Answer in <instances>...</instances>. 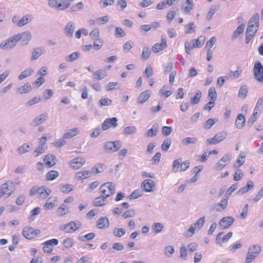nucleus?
<instances>
[{"label": "nucleus", "instance_id": "19", "mask_svg": "<svg viewBox=\"0 0 263 263\" xmlns=\"http://www.w3.org/2000/svg\"><path fill=\"white\" fill-rule=\"evenodd\" d=\"M254 183L252 181H248L247 185L241 187L237 191V194L239 195H243L251 190L254 187Z\"/></svg>", "mask_w": 263, "mask_h": 263}, {"label": "nucleus", "instance_id": "52", "mask_svg": "<svg viewBox=\"0 0 263 263\" xmlns=\"http://www.w3.org/2000/svg\"><path fill=\"white\" fill-rule=\"evenodd\" d=\"M63 245L65 248H70L73 246L74 241L71 238L68 237L64 240Z\"/></svg>", "mask_w": 263, "mask_h": 263}, {"label": "nucleus", "instance_id": "27", "mask_svg": "<svg viewBox=\"0 0 263 263\" xmlns=\"http://www.w3.org/2000/svg\"><path fill=\"white\" fill-rule=\"evenodd\" d=\"M245 25L243 24L239 25L236 30L234 31L233 34L231 37L232 40H235L239 35L242 33L245 28Z\"/></svg>", "mask_w": 263, "mask_h": 263}, {"label": "nucleus", "instance_id": "24", "mask_svg": "<svg viewBox=\"0 0 263 263\" xmlns=\"http://www.w3.org/2000/svg\"><path fill=\"white\" fill-rule=\"evenodd\" d=\"M79 133L78 128H74L67 130V132L63 135V139L71 138L76 136Z\"/></svg>", "mask_w": 263, "mask_h": 263}, {"label": "nucleus", "instance_id": "5", "mask_svg": "<svg viewBox=\"0 0 263 263\" xmlns=\"http://www.w3.org/2000/svg\"><path fill=\"white\" fill-rule=\"evenodd\" d=\"M121 147V142L119 141H108L104 145L105 151L108 153H114L118 151Z\"/></svg>", "mask_w": 263, "mask_h": 263}, {"label": "nucleus", "instance_id": "15", "mask_svg": "<svg viewBox=\"0 0 263 263\" xmlns=\"http://www.w3.org/2000/svg\"><path fill=\"white\" fill-rule=\"evenodd\" d=\"M18 41L21 40L24 44L27 45L31 39V34L30 31H25L22 34H16Z\"/></svg>", "mask_w": 263, "mask_h": 263}, {"label": "nucleus", "instance_id": "58", "mask_svg": "<svg viewBox=\"0 0 263 263\" xmlns=\"http://www.w3.org/2000/svg\"><path fill=\"white\" fill-rule=\"evenodd\" d=\"M171 144V140L170 139L165 140L161 145V149L163 151H166L170 148Z\"/></svg>", "mask_w": 263, "mask_h": 263}, {"label": "nucleus", "instance_id": "10", "mask_svg": "<svg viewBox=\"0 0 263 263\" xmlns=\"http://www.w3.org/2000/svg\"><path fill=\"white\" fill-rule=\"evenodd\" d=\"M155 185V182L154 180L147 179L142 182L141 184V188L146 192H149L154 190Z\"/></svg>", "mask_w": 263, "mask_h": 263}, {"label": "nucleus", "instance_id": "51", "mask_svg": "<svg viewBox=\"0 0 263 263\" xmlns=\"http://www.w3.org/2000/svg\"><path fill=\"white\" fill-rule=\"evenodd\" d=\"M113 234L116 237H121L125 234V231L122 228H116L113 231Z\"/></svg>", "mask_w": 263, "mask_h": 263}, {"label": "nucleus", "instance_id": "45", "mask_svg": "<svg viewBox=\"0 0 263 263\" xmlns=\"http://www.w3.org/2000/svg\"><path fill=\"white\" fill-rule=\"evenodd\" d=\"M201 38L202 37L200 36L197 40L192 41L193 42L192 48L199 47L203 45L204 40Z\"/></svg>", "mask_w": 263, "mask_h": 263}, {"label": "nucleus", "instance_id": "23", "mask_svg": "<svg viewBox=\"0 0 263 263\" xmlns=\"http://www.w3.org/2000/svg\"><path fill=\"white\" fill-rule=\"evenodd\" d=\"M106 76V74L105 73V70H103L102 69H99L96 71L92 74V78L94 80H100L103 79Z\"/></svg>", "mask_w": 263, "mask_h": 263}, {"label": "nucleus", "instance_id": "21", "mask_svg": "<svg viewBox=\"0 0 263 263\" xmlns=\"http://www.w3.org/2000/svg\"><path fill=\"white\" fill-rule=\"evenodd\" d=\"M57 202V198L56 197H50L46 201L44 206L46 210L51 209Z\"/></svg>", "mask_w": 263, "mask_h": 263}, {"label": "nucleus", "instance_id": "39", "mask_svg": "<svg viewBox=\"0 0 263 263\" xmlns=\"http://www.w3.org/2000/svg\"><path fill=\"white\" fill-rule=\"evenodd\" d=\"M91 39L94 41H99V31L98 28H94L91 30L89 34Z\"/></svg>", "mask_w": 263, "mask_h": 263}, {"label": "nucleus", "instance_id": "3", "mask_svg": "<svg viewBox=\"0 0 263 263\" xmlns=\"http://www.w3.org/2000/svg\"><path fill=\"white\" fill-rule=\"evenodd\" d=\"M48 3L50 7H55L61 10L66 9L70 5L68 0H49Z\"/></svg>", "mask_w": 263, "mask_h": 263}, {"label": "nucleus", "instance_id": "32", "mask_svg": "<svg viewBox=\"0 0 263 263\" xmlns=\"http://www.w3.org/2000/svg\"><path fill=\"white\" fill-rule=\"evenodd\" d=\"M152 229L155 234H157L162 231L164 226L162 223L155 222L153 224Z\"/></svg>", "mask_w": 263, "mask_h": 263}, {"label": "nucleus", "instance_id": "1", "mask_svg": "<svg viewBox=\"0 0 263 263\" xmlns=\"http://www.w3.org/2000/svg\"><path fill=\"white\" fill-rule=\"evenodd\" d=\"M261 247L259 245H251L248 248V251L246 255L245 262L250 263L260 253Z\"/></svg>", "mask_w": 263, "mask_h": 263}, {"label": "nucleus", "instance_id": "8", "mask_svg": "<svg viewBox=\"0 0 263 263\" xmlns=\"http://www.w3.org/2000/svg\"><path fill=\"white\" fill-rule=\"evenodd\" d=\"M232 155L228 153L223 156L220 160L216 164L215 167L218 170H221L226 165L229 164L231 160Z\"/></svg>", "mask_w": 263, "mask_h": 263}, {"label": "nucleus", "instance_id": "30", "mask_svg": "<svg viewBox=\"0 0 263 263\" xmlns=\"http://www.w3.org/2000/svg\"><path fill=\"white\" fill-rule=\"evenodd\" d=\"M91 172L89 171H85L83 172H80L77 173L76 178L77 179H84L85 178H89L91 176Z\"/></svg>", "mask_w": 263, "mask_h": 263}, {"label": "nucleus", "instance_id": "2", "mask_svg": "<svg viewBox=\"0 0 263 263\" xmlns=\"http://www.w3.org/2000/svg\"><path fill=\"white\" fill-rule=\"evenodd\" d=\"M102 197L106 199L115 193V186L110 182H106L100 187Z\"/></svg>", "mask_w": 263, "mask_h": 263}, {"label": "nucleus", "instance_id": "56", "mask_svg": "<svg viewBox=\"0 0 263 263\" xmlns=\"http://www.w3.org/2000/svg\"><path fill=\"white\" fill-rule=\"evenodd\" d=\"M135 214L136 213L135 210L129 209L124 212L122 215V217L123 218L125 219L128 217H133Z\"/></svg>", "mask_w": 263, "mask_h": 263}, {"label": "nucleus", "instance_id": "57", "mask_svg": "<svg viewBox=\"0 0 263 263\" xmlns=\"http://www.w3.org/2000/svg\"><path fill=\"white\" fill-rule=\"evenodd\" d=\"M112 103V100L107 98H102L99 100V103L101 106H109Z\"/></svg>", "mask_w": 263, "mask_h": 263}, {"label": "nucleus", "instance_id": "49", "mask_svg": "<svg viewBox=\"0 0 263 263\" xmlns=\"http://www.w3.org/2000/svg\"><path fill=\"white\" fill-rule=\"evenodd\" d=\"M105 199L102 197V196L98 197L94 199L93 204L96 206H102L105 204L104 203Z\"/></svg>", "mask_w": 263, "mask_h": 263}, {"label": "nucleus", "instance_id": "12", "mask_svg": "<svg viewBox=\"0 0 263 263\" xmlns=\"http://www.w3.org/2000/svg\"><path fill=\"white\" fill-rule=\"evenodd\" d=\"M235 219L232 216H227L223 217L219 221V225L223 229L229 228L234 222Z\"/></svg>", "mask_w": 263, "mask_h": 263}, {"label": "nucleus", "instance_id": "35", "mask_svg": "<svg viewBox=\"0 0 263 263\" xmlns=\"http://www.w3.org/2000/svg\"><path fill=\"white\" fill-rule=\"evenodd\" d=\"M248 92V89L246 85H242L239 89L238 96L240 98L245 99L247 97Z\"/></svg>", "mask_w": 263, "mask_h": 263}, {"label": "nucleus", "instance_id": "40", "mask_svg": "<svg viewBox=\"0 0 263 263\" xmlns=\"http://www.w3.org/2000/svg\"><path fill=\"white\" fill-rule=\"evenodd\" d=\"M227 137V134L224 132L219 133L216 134L214 138L216 140L217 143H218L223 140Z\"/></svg>", "mask_w": 263, "mask_h": 263}, {"label": "nucleus", "instance_id": "60", "mask_svg": "<svg viewBox=\"0 0 263 263\" xmlns=\"http://www.w3.org/2000/svg\"><path fill=\"white\" fill-rule=\"evenodd\" d=\"M194 23L193 22H190L186 26V30L185 31V32L186 34H191L193 33L195 31V29L193 27L194 26Z\"/></svg>", "mask_w": 263, "mask_h": 263}, {"label": "nucleus", "instance_id": "41", "mask_svg": "<svg viewBox=\"0 0 263 263\" xmlns=\"http://www.w3.org/2000/svg\"><path fill=\"white\" fill-rule=\"evenodd\" d=\"M151 54V51L149 47L145 46L143 47L141 58L144 60H147Z\"/></svg>", "mask_w": 263, "mask_h": 263}, {"label": "nucleus", "instance_id": "36", "mask_svg": "<svg viewBox=\"0 0 263 263\" xmlns=\"http://www.w3.org/2000/svg\"><path fill=\"white\" fill-rule=\"evenodd\" d=\"M32 73L33 70L31 68L27 69L21 72V73L18 76V79L20 80H23L31 75Z\"/></svg>", "mask_w": 263, "mask_h": 263}, {"label": "nucleus", "instance_id": "4", "mask_svg": "<svg viewBox=\"0 0 263 263\" xmlns=\"http://www.w3.org/2000/svg\"><path fill=\"white\" fill-rule=\"evenodd\" d=\"M254 78L259 82H263V65L259 61H257L253 69Z\"/></svg>", "mask_w": 263, "mask_h": 263}, {"label": "nucleus", "instance_id": "11", "mask_svg": "<svg viewBox=\"0 0 263 263\" xmlns=\"http://www.w3.org/2000/svg\"><path fill=\"white\" fill-rule=\"evenodd\" d=\"M79 228V227L77 226V224L74 221H71L67 224L62 225L60 227V229L62 231H65L67 233H71L76 231Z\"/></svg>", "mask_w": 263, "mask_h": 263}, {"label": "nucleus", "instance_id": "47", "mask_svg": "<svg viewBox=\"0 0 263 263\" xmlns=\"http://www.w3.org/2000/svg\"><path fill=\"white\" fill-rule=\"evenodd\" d=\"M95 234L94 233H90L86 235L79 237V239L83 241L86 240H90L93 239L95 237Z\"/></svg>", "mask_w": 263, "mask_h": 263}, {"label": "nucleus", "instance_id": "63", "mask_svg": "<svg viewBox=\"0 0 263 263\" xmlns=\"http://www.w3.org/2000/svg\"><path fill=\"white\" fill-rule=\"evenodd\" d=\"M80 55V53L79 52H74L68 56V61L69 62H72L74 60L78 59Z\"/></svg>", "mask_w": 263, "mask_h": 263}, {"label": "nucleus", "instance_id": "42", "mask_svg": "<svg viewBox=\"0 0 263 263\" xmlns=\"http://www.w3.org/2000/svg\"><path fill=\"white\" fill-rule=\"evenodd\" d=\"M59 176V172L56 171H51L46 174V179L48 180H53Z\"/></svg>", "mask_w": 263, "mask_h": 263}, {"label": "nucleus", "instance_id": "54", "mask_svg": "<svg viewBox=\"0 0 263 263\" xmlns=\"http://www.w3.org/2000/svg\"><path fill=\"white\" fill-rule=\"evenodd\" d=\"M125 33L124 30L119 27H117L115 29V35L117 37H121L125 36Z\"/></svg>", "mask_w": 263, "mask_h": 263}, {"label": "nucleus", "instance_id": "17", "mask_svg": "<svg viewBox=\"0 0 263 263\" xmlns=\"http://www.w3.org/2000/svg\"><path fill=\"white\" fill-rule=\"evenodd\" d=\"M47 117V113H43L40 115L39 116L35 118L33 120H32V125L34 126H37L44 121H45Z\"/></svg>", "mask_w": 263, "mask_h": 263}, {"label": "nucleus", "instance_id": "18", "mask_svg": "<svg viewBox=\"0 0 263 263\" xmlns=\"http://www.w3.org/2000/svg\"><path fill=\"white\" fill-rule=\"evenodd\" d=\"M45 50L42 47L34 48L32 51L31 61H34L37 59L42 54L44 53Z\"/></svg>", "mask_w": 263, "mask_h": 263}, {"label": "nucleus", "instance_id": "20", "mask_svg": "<svg viewBox=\"0 0 263 263\" xmlns=\"http://www.w3.org/2000/svg\"><path fill=\"white\" fill-rule=\"evenodd\" d=\"M44 161L46 165L51 167L55 164L56 157L55 155L53 154L48 155L44 158Z\"/></svg>", "mask_w": 263, "mask_h": 263}, {"label": "nucleus", "instance_id": "64", "mask_svg": "<svg viewBox=\"0 0 263 263\" xmlns=\"http://www.w3.org/2000/svg\"><path fill=\"white\" fill-rule=\"evenodd\" d=\"M215 124V121L213 119H209L204 123L203 127L205 129H209Z\"/></svg>", "mask_w": 263, "mask_h": 263}, {"label": "nucleus", "instance_id": "13", "mask_svg": "<svg viewBox=\"0 0 263 263\" xmlns=\"http://www.w3.org/2000/svg\"><path fill=\"white\" fill-rule=\"evenodd\" d=\"M76 29V24L72 22H69L64 27V32L66 36H72Z\"/></svg>", "mask_w": 263, "mask_h": 263}, {"label": "nucleus", "instance_id": "61", "mask_svg": "<svg viewBox=\"0 0 263 263\" xmlns=\"http://www.w3.org/2000/svg\"><path fill=\"white\" fill-rule=\"evenodd\" d=\"M204 219H205L204 217L199 218L197 220L196 222L195 223H194L195 227L196 228H198V229H201L205 222Z\"/></svg>", "mask_w": 263, "mask_h": 263}, {"label": "nucleus", "instance_id": "26", "mask_svg": "<svg viewBox=\"0 0 263 263\" xmlns=\"http://www.w3.org/2000/svg\"><path fill=\"white\" fill-rule=\"evenodd\" d=\"M259 15L258 13H255L249 21L248 25L254 26L256 28L259 26Z\"/></svg>", "mask_w": 263, "mask_h": 263}, {"label": "nucleus", "instance_id": "59", "mask_svg": "<svg viewBox=\"0 0 263 263\" xmlns=\"http://www.w3.org/2000/svg\"><path fill=\"white\" fill-rule=\"evenodd\" d=\"M45 151V147L43 144H40L33 152L35 157H37L40 154H42Z\"/></svg>", "mask_w": 263, "mask_h": 263}, {"label": "nucleus", "instance_id": "62", "mask_svg": "<svg viewBox=\"0 0 263 263\" xmlns=\"http://www.w3.org/2000/svg\"><path fill=\"white\" fill-rule=\"evenodd\" d=\"M40 101H41L40 98H37V97H35L33 98H32V99H30L29 101H28L26 102V105L27 106H31L36 103H39Z\"/></svg>", "mask_w": 263, "mask_h": 263}, {"label": "nucleus", "instance_id": "22", "mask_svg": "<svg viewBox=\"0 0 263 263\" xmlns=\"http://www.w3.org/2000/svg\"><path fill=\"white\" fill-rule=\"evenodd\" d=\"M151 96L150 92L148 90H145L142 92L138 97V103L143 104L147 101Z\"/></svg>", "mask_w": 263, "mask_h": 263}, {"label": "nucleus", "instance_id": "53", "mask_svg": "<svg viewBox=\"0 0 263 263\" xmlns=\"http://www.w3.org/2000/svg\"><path fill=\"white\" fill-rule=\"evenodd\" d=\"M71 186L72 185L70 184L63 185L60 186L59 189L61 192L64 193H68L72 190Z\"/></svg>", "mask_w": 263, "mask_h": 263}, {"label": "nucleus", "instance_id": "31", "mask_svg": "<svg viewBox=\"0 0 263 263\" xmlns=\"http://www.w3.org/2000/svg\"><path fill=\"white\" fill-rule=\"evenodd\" d=\"M51 193V190L49 189H45L43 186L40 189L39 191V197L41 199H44L46 198Z\"/></svg>", "mask_w": 263, "mask_h": 263}, {"label": "nucleus", "instance_id": "28", "mask_svg": "<svg viewBox=\"0 0 263 263\" xmlns=\"http://www.w3.org/2000/svg\"><path fill=\"white\" fill-rule=\"evenodd\" d=\"M159 126L157 123L154 124L152 128L148 130L146 134V136L147 137H153L157 134V132L158 130Z\"/></svg>", "mask_w": 263, "mask_h": 263}, {"label": "nucleus", "instance_id": "34", "mask_svg": "<svg viewBox=\"0 0 263 263\" xmlns=\"http://www.w3.org/2000/svg\"><path fill=\"white\" fill-rule=\"evenodd\" d=\"M197 141V139L195 137H186L183 139L181 143L183 145H187L190 144H195Z\"/></svg>", "mask_w": 263, "mask_h": 263}, {"label": "nucleus", "instance_id": "14", "mask_svg": "<svg viewBox=\"0 0 263 263\" xmlns=\"http://www.w3.org/2000/svg\"><path fill=\"white\" fill-rule=\"evenodd\" d=\"M85 159L82 157L73 159L70 162V166L74 169H78L82 167L85 163Z\"/></svg>", "mask_w": 263, "mask_h": 263}, {"label": "nucleus", "instance_id": "6", "mask_svg": "<svg viewBox=\"0 0 263 263\" xmlns=\"http://www.w3.org/2000/svg\"><path fill=\"white\" fill-rule=\"evenodd\" d=\"M41 233L39 230H34L28 226L25 227L22 231V235L28 239H31Z\"/></svg>", "mask_w": 263, "mask_h": 263}, {"label": "nucleus", "instance_id": "16", "mask_svg": "<svg viewBox=\"0 0 263 263\" xmlns=\"http://www.w3.org/2000/svg\"><path fill=\"white\" fill-rule=\"evenodd\" d=\"M109 225V220L106 217L100 218L97 222V227L101 229L107 228L108 227Z\"/></svg>", "mask_w": 263, "mask_h": 263}, {"label": "nucleus", "instance_id": "33", "mask_svg": "<svg viewBox=\"0 0 263 263\" xmlns=\"http://www.w3.org/2000/svg\"><path fill=\"white\" fill-rule=\"evenodd\" d=\"M30 146L26 143L23 144L17 148V151L20 155H22L30 151Z\"/></svg>", "mask_w": 263, "mask_h": 263}, {"label": "nucleus", "instance_id": "48", "mask_svg": "<svg viewBox=\"0 0 263 263\" xmlns=\"http://www.w3.org/2000/svg\"><path fill=\"white\" fill-rule=\"evenodd\" d=\"M18 39L17 35H14L7 40L10 46L9 47H10L11 48H12L15 46L18 41Z\"/></svg>", "mask_w": 263, "mask_h": 263}, {"label": "nucleus", "instance_id": "55", "mask_svg": "<svg viewBox=\"0 0 263 263\" xmlns=\"http://www.w3.org/2000/svg\"><path fill=\"white\" fill-rule=\"evenodd\" d=\"M142 195V192L140 190H135L129 196V199H135L141 197Z\"/></svg>", "mask_w": 263, "mask_h": 263}, {"label": "nucleus", "instance_id": "38", "mask_svg": "<svg viewBox=\"0 0 263 263\" xmlns=\"http://www.w3.org/2000/svg\"><path fill=\"white\" fill-rule=\"evenodd\" d=\"M167 88L168 87L166 85H164L159 90V93L161 95V96H165V98L170 96L172 93V92H171L170 90H166Z\"/></svg>", "mask_w": 263, "mask_h": 263}, {"label": "nucleus", "instance_id": "46", "mask_svg": "<svg viewBox=\"0 0 263 263\" xmlns=\"http://www.w3.org/2000/svg\"><path fill=\"white\" fill-rule=\"evenodd\" d=\"M182 161L181 158H178L175 160L173 161L172 165V171L174 173L177 172L178 171L180 163Z\"/></svg>", "mask_w": 263, "mask_h": 263}, {"label": "nucleus", "instance_id": "37", "mask_svg": "<svg viewBox=\"0 0 263 263\" xmlns=\"http://www.w3.org/2000/svg\"><path fill=\"white\" fill-rule=\"evenodd\" d=\"M201 93L200 90H198L195 94L194 97L191 99V104H197L200 100Z\"/></svg>", "mask_w": 263, "mask_h": 263}, {"label": "nucleus", "instance_id": "9", "mask_svg": "<svg viewBox=\"0 0 263 263\" xmlns=\"http://www.w3.org/2000/svg\"><path fill=\"white\" fill-rule=\"evenodd\" d=\"M117 125V118L112 117L106 119L102 124V128L103 130H106L110 127H116Z\"/></svg>", "mask_w": 263, "mask_h": 263}, {"label": "nucleus", "instance_id": "43", "mask_svg": "<svg viewBox=\"0 0 263 263\" xmlns=\"http://www.w3.org/2000/svg\"><path fill=\"white\" fill-rule=\"evenodd\" d=\"M137 132V128L134 126H126L124 128V132L127 135L134 134Z\"/></svg>", "mask_w": 263, "mask_h": 263}, {"label": "nucleus", "instance_id": "25", "mask_svg": "<svg viewBox=\"0 0 263 263\" xmlns=\"http://www.w3.org/2000/svg\"><path fill=\"white\" fill-rule=\"evenodd\" d=\"M246 122V119L244 116L242 114H239L236 120L235 124L236 127L239 128H242Z\"/></svg>", "mask_w": 263, "mask_h": 263}, {"label": "nucleus", "instance_id": "44", "mask_svg": "<svg viewBox=\"0 0 263 263\" xmlns=\"http://www.w3.org/2000/svg\"><path fill=\"white\" fill-rule=\"evenodd\" d=\"M209 97L210 98V100L215 102L217 98V93L214 87H211L209 89Z\"/></svg>", "mask_w": 263, "mask_h": 263}, {"label": "nucleus", "instance_id": "29", "mask_svg": "<svg viewBox=\"0 0 263 263\" xmlns=\"http://www.w3.org/2000/svg\"><path fill=\"white\" fill-rule=\"evenodd\" d=\"M32 90V87L29 83H26L24 85L21 86L17 89V92L20 94H23L30 91Z\"/></svg>", "mask_w": 263, "mask_h": 263}, {"label": "nucleus", "instance_id": "50", "mask_svg": "<svg viewBox=\"0 0 263 263\" xmlns=\"http://www.w3.org/2000/svg\"><path fill=\"white\" fill-rule=\"evenodd\" d=\"M174 248L172 246H167L164 248V254L167 257H170L172 254L174 253Z\"/></svg>", "mask_w": 263, "mask_h": 263}, {"label": "nucleus", "instance_id": "7", "mask_svg": "<svg viewBox=\"0 0 263 263\" xmlns=\"http://www.w3.org/2000/svg\"><path fill=\"white\" fill-rule=\"evenodd\" d=\"M1 187L3 194L7 195V197H8L10 196L15 190V185L13 182L8 181L3 184Z\"/></svg>", "mask_w": 263, "mask_h": 263}]
</instances>
